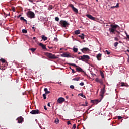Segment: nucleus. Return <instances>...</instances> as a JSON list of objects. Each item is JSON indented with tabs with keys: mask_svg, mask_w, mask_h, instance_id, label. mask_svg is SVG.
<instances>
[{
	"mask_svg": "<svg viewBox=\"0 0 129 129\" xmlns=\"http://www.w3.org/2000/svg\"><path fill=\"white\" fill-rule=\"evenodd\" d=\"M53 9V6L50 5L48 8V10H52Z\"/></svg>",
	"mask_w": 129,
	"mask_h": 129,
	"instance_id": "nucleus-33",
	"label": "nucleus"
},
{
	"mask_svg": "<svg viewBox=\"0 0 129 129\" xmlns=\"http://www.w3.org/2000/svg\"><path fill=\"white\" fill-rule=\"evenodd\" d=\"M85 104H86L85 106H87V104H88V103L87 102V101H85Z\"/></svg>",
	"mask_w": 129,
	"mask_h": 129,
	"instance_id": "nucleus-48",
	"label": "nucleus"
},
{
	"mask_svg": "<svg viewBox=\"0 0 129 129\" xmlns=\"http://www.w3.org/2000/svg\"><path fill=\"white\" fill-rule=\"evenodd\" d=\"M69 6H70V8H72L73 12H74L75 13H76L77 14H78V9H77V8L74 7V6L72 4H69Z\"/></svg>",
	"mask_w": 129,
	"mask_h": 129,
	"instance_id": "nucleus-7",
	"label": "nucleus"
},
{
	"mask_svg": "<svg viewBox=\"0 0 129 129\" xmlns=\"http://www.w3.org/2000/svg\"><path fill=\"white\" fill-rule=\"evenodd\" d=\"M70 88L71 89H74V86L73 85H71L70 86Z\"/></svg>",
	"mask_w": 129,
	"mask_h": 129,
	"instance_id": "nucleus-38",
	"label": "nucleus"
},
{
	"mask_svg": "<svg viewBox=\"0 0 129 129\" xmlns=\"http://www.w3.org/2000/svg\"><path fill=\"white\" fill-rule=\"evenodd\" d=\"M105 53H106V54H107V55L110 54V52L108 51V50H105Z\"/></svg>",
	"mask_w": 129,
	"mask_h": 129,
	"instance_id": "nucleus-35",
	"label": "nucleus"
},
{
	"mask_svg": "<svg viewBox=\"0 0 129 129\" xmlns=\"http://www.w3.org/2000/svg\"><path fill=\"white\" fill-rule=\"evenodd\" d=\"M16 120H18V123H22V122H23V121H24V118H23V117L20 116Z\"/></svg>",
	"mask_w": 129,
	"mask_h": 129,
	"instance_id": "nucleus-13",
	"label": "nucleus"
},
{
	"mask_svg": "<svg viewBox=\"0 0 129 129\" xmlns=\"http://www.w3.org/2000/svg\"><path fill=\"white\" fill-rule=\"evenodd\" d=\"M30 113L31 114H39L40 113V111L38 109L36 110H32Z\"/></svg>",
	"mask_w": 129,
	"mask_h": 129,
	"instance_id": "nucleus-9",
	"label": "nucleus"
},
{
	"mask_svg": "<svg viewBox=\"0 0 129 129\" xmlns=\"http://www.w3.org/2000/svg\"><path fill=\"white\" fill-rule=\"evenodd\" d=\"M115 8H116V6H111V9H114Z\"/></svg>",
	"mask_w": 129,
	"mask_h": 129,
	"instance_id": "nucleus-50",
	"label": "nucleus"
},
{
	"mask_svg": "<svg viewBox=\"0 0 129 129\" xmlns=\"http://www.w3.org/2000/svg\"><path fill=\"white\" fill-rule=\"evenodd\" d=\"M80 85L81 86H83V85H84V82H81L80 83Z\"/></svg>",
	"mask_w": 129,
	"mask_h": 129,
	"instance_id": "nucleus-40",
	"label": "nucleus"
},
{
	"mask_svg": "<svg viewBox=\"0 0 129 129\" xmlns=\"http://www.w3.org/2000/svg\"><path fill=\"white\" fill-rule=\"evenodd\" d=\"M29 50L31 51L32 53H34V52L37 50V48H30Z\"/></svg>",
	"mask_w": 129,
	"mask_h": 129,
	"instance_id": "nucleus-26",
	"label": "nucleus"
},
{
	"mask_svg": "<svg viewBox=\"0 0 129 129\" xmlns=\"http://www.w3.org/2000/svg\"><path fill=\"white\" fill-rule=\"evenodd\" d=\"M81 96H82V97H83V98H86V97H85V95H83V94H81Z\"/></svg>",
	"mask_w": 129,
	"mask_h": 129,
	"instance_id": "nucleus-39",
	"label": "nucleus"
},
{
	"mask_svg": "<svg viewBox=\"0 0 129 129\" xmlns=\"http://www.w3.org/2000/svg\"><path fill=\"white\" fill-rule=\"evenodd\" d=\"M47 106H49V107H51V106L50 105V103H48Z\"/></svg>",
	"mask_w": 129,
	"mask_h": 129,
	"instance_id": "nucleus-53",
	"label": "nucleus"
},
{
	"mask_svg": "<svg viewBox=\"0 0 129 129\" xmlns=\"http://www.w3.org/2000/svg\"><path fill=\"white\" fill-rule=\"evenodd\" d=\"M75 34L76 35H79V34H80V30H76L75 31Z\"/></svg>",
	"mask_w": 129,
	"mask_h": 129,
	"instance_id": "nucleus-25",
	"label": "nucleus"
},
{
	"mask_svg": "<svg viewBox=\"0 0 129 129\" xmlns=\"http://www.w3.org/2000/svg\"><path fill=\"white\" fill-rule=\"evenodd\" d=\"M27 16L30 19H34L35 18V13L33 11H29L27 12Z\"/></svg>",
	"mask_w": 129,
	"mask_h": 129,
	"instance_id": "nucleus-5",
	"label": "nucleus"
},
{
	"mask_svg": "<svg viewBox=\"0 0 129 129\" xmlns=\"http://www.w3.org/2000/svg\"><path fill=\"white\" fill-rule=\"evenodd\" d=\"M22 33H23V34H27V33H28V31L26 29H23Z\"/></svg>",
	"mask_w": 129,
	"mask_h": 129,
	"instance_id": "nucleus-29",
	"label": "nucleus"
},
{
	"mask_svg": "<svg viewBox=\"0 0 129 129\" xmlns=\"http://www.w3.org/2000/svg\"><path fill=\"white\" fill-rule=\"evenodd\" d=\"M125 34H126V35H128V34H127V33H126V32H125Z\"/></svg>",
	"mask_w": 129,
	"mask_h": 129,
	"instance_id": "nucleus-63",
	"label": "nucleus"
},
{
	"mask_svg": "<svg viewBox=\"0 0 129 129\" xmlns=\"http://www.w3.org/2000/svg\"><path fill=\"white\" fill-rule=\"evenodd\" d=\"M96 82H98L101 84V85H103V81L102 79L96 78L95 80Z\"/></svg>",
	"mask_w": 129,
	"mask_h": 129,
	"instance_id": "nucleus-15",
	"label": "nucleus"
},
{
	"mask_svg": "<svg viewBox=\"0 0 129 129\" xmlns=\"http://www.w3.org/2000/svg\"><path fill=\"white\" fill-rule=\"evenodd\" d=\"M80 106H86L85 105V104H82L80 105Z\"/></svg>",
	"mask_w": 129,
	"mask_h": 129,
	"instance_id": "nucleus-52",
	"label": "nucleus"
},
{
	"mask_svg": "<svg viewBox=\"0 0 129 129\" xmlns=\"http://www.w3.org/2000/svg\"><path fill=\"white\" fill-rule=\"evenodd\" d=\"M45 55L47 57H48V58H49V59H57V57L51 53L46 52Z\"/></svg>",
	"mask_w": 129,
	"mask_h": 129,
	"instance_id": "nucleus-6",
	"label": "nucleus"
},
{
	"mask_svg": "<svg viewBox=\"0 0 129 129\" xmlns=\"http://www.w3.org/2000/svg\"><path fill=\"white\" fill-rule=\"evenodd\" d=\"M4 80L6 82H11V81H12V77H6Z\"/></svg>",
	"mask_w": 129,
	"mask_h": 129,
	"instance_id": "nucleus-16",
	"label": "nucleus"
},
{
	"mask_svg": "<svg viewBox=\"0 0 129 129\" xmlns=\"http://www.w3.org/2000/svg\"><path fill=\"white\" fill-rule=\"evenodd\" d=\"M127 52H129V50L128 49L127 50Z\"/></svg>",
	"mask_w": 129,
	"mask_h": 129,
	"instance_id": "nucleus-62",
	"label": "nucleus"
},
{
	"mask_svg": "<svg viewBox=\"0 0 129 129\" xmlns=\"http://www.w3.org/2000/svg\"><path fill=\"white\" fill-rule=\"evenodd\" d=\"M80 57H77V59H79V60H81L82 61H83L84 62H87L88 60L90 59V57L88 55H84L83 56H81Z\"/></svg>",
	"mask_w": 129,
	"mask_h": 129,
	"instance_id": "nucleus-2",
	"label": "nucleus"
},
{
	"mask_svg": "<svg viewBox=\"0 0 129 129\" xmlns=\"http://www.w3.org/2000/svg\"><path fill=\"white\" fill-rule=\"evenodd\" d=\"M0 61H1V62H2V63H6V60H5V59H4V58H1L0 59Z\"/></svg>",
	"mask_w": 129,
	"mask_h": 129,
	"instance_id": "nucleus-30",
	"label": "nucleus"
},
{
	"mask_svg": "<svg viewBox=\"0 0 129 129\" xmlns=\"http://www.w3.org/2000/svg\"><path fill=\"white\" fill-rule=\"evenodd\" d=\"M72 73H73V74H74V73H76V71H75V70H74V69H72Z\"/></svg>",
	"mask_w": 129,
	"mask_h": 129,
	"instance_id": "nucleus-41",
	"label": "nucleus"
},
{
	"mask_svg": "<svg viewBox=\"0 0 129 129\" xmlns=\"http://www.w3.org/2000/svg\"><path fill=\"white\" fill-rule=\"evenodd\" d=\"M22 16V15H19L17 16V18H20V17Z\"/></svg>",
	"mask_w": 129,
	"mask_h": 129,
	"instance_id": "nucleus-54",
	"label": "nucleus"
},
{
	"mask_svg": "<svg viewBox=\"0 0 129 129\" xmlns=\"http://www.w3.org/2000/svg\"><path fill=\"white\" fill-rule=\"evenodd\" d=\"M110 27L111 28H110L109 29V31L110 32V33L111 34H115V32H117V33H118V34L120 33V32L119 31H117L116 30V29H117V28H119V26L115 24V25H113V24H111L110 25Z\"/></svg>",
	"mask_w": 129,
	"mask_h": 129,
	"instance_id": "nucleus-1",
	"label": "nucleus"
},
{
	"mask_svg": "<svg viewBox=\"0 0 129 129\" xmlns=\"http://www.w3.org/2000/svg\"><path fill=\"white\" fill-rule=\"evenodd\" d=\"M77 51H78V49L77 48H75V47L73 48V51L75 53H77Z\"/></svg>",
	"mask_w": 129,
	"mask_h": 129,
	"instance_id": "nucleus-28",
	"label": "nucleus"
},
{
	"mask_svg": "<svg viewBox=\"0 0 129 129\" xmlns=\"http://www.w3.org/2000/svg\"><path fill=\"white\" fill-rule=\"evenodd\" d=\"M84 36H85V35L82 33V34L78 35V37H79V38H81V40H84Z\"/></svg>",
	"mask_w": 129,
	"mask_h": 129,
	"instance_id": "nucleus-21",
	"label": "nucleus"
},
{
	"mask_svg": "<svg viewBox=\"0 0 129 129\" xmlns=\"http://www.w3.org/2000/svg\"><path fill=\"white\" fill-rule=\"evenodd\" d=\"M117 45H118V42H115L114 44V47H117Z\"/></svg>",
	"mask_w": 129,
	"mask_h": 129,
	"instance_id": "nucleus-32",
	"label": "nucleus"
},
{
	"mask_svg": "<svg viewBox=\"0 0 129 129\" xmlns=\"http://www.w3.org/2000/svg\"><path fill=\"white\" fill-rule=\"evenodd\" d=\"M116 8H119V4L117 3L116 5L115 6Z\"/></svg>",
	"mask_w": 129,
	"mask_h": 129,
	"instance_id": "nucleus-44",
	"label": "nucleus"
},
{
	"mask_svg": "<svg viewBox=\"0 0 129 129\" xmlns=\"http://www.w3.org/2000/svg\"><path fill=\"white\" fill-rule=\"evenodd\" d=\"M100 75L102 77V78H104V74L102 71H100Z\"/></svg>",
	"mask_w": 129,
	"mask_h": 129,
	"instance_id": "nucleus-27",
	"label": "nucleus"
},
{
	"mask_svg": "<svg viewBox=\"0 0 129 129\" xmlns=\"http://www.w3.org/2000/svg\"><path fill=\"white\" fill-rule=\"evenodd\" d=\"M61 57H67V58H71V55L69 53H64L61 55Z\"/></svg>",
	"mask_w": 129,
	"mask_h": 129,
	"instance_id": "nucleus-10",
	"label": "nucleus"
},
{
	"mask_svg": "<svg viewBox=\"0 0 129 129\" xmlns=\"http://www.w3.org/2000/svg\"><path fill=\"white\" fill-rule=\"evenodd\" d=\"M121 87L126 86V85H125V83H123V82H121Z\"/></svg>",
	"mask_w": 129,
	"mask_h": 129,
	"instance_id": "nucleus-31",
	"label": "nucleus"
},
{
	"mask_svg": "<svg viewBox=\"0 0 129 129\" xmlns=\"http://www.w3.org/2000/svg\"><path fill=\"white\" fill-rule=\"evenodd\" d=\"M32 29H34V31H35V29H36V28H35V27H32Z\"/></svg>",
	"mask_w": 129,
	"mask_h": 129,
	"instance_id": "nucleus-58",
	"label": "nucleus"
},
{
	"mask_svg": "<svg viewBox=\"0 0 129 129\" xmlns=\"http://www.w3.org/2000/svg\"><path fill=\"white\" fill-rule=\"evenodd\" d=\"M86 16V17H87V18H88L90 20H92L93 21H95V17L92 16V15L90 14H87Z\"/></svg>",
	"mask_w": 129,
	"mask_h": 129,
	"instance_id": "nucleus-14",
	"label": "nucleus"
},
{
	"mask_svg": "<svg viewBox=\"0 0 129 129\" xmlns=\"http://www.w3.org/2000/svg\"><path fill=\"white\" fill-rule=\"evenodd\" d=\"M69 68H70V69H71V70H72V68H71V67H69Z\"/></svg>",
	"mask_w": 129,
	"mask_h": 129,
	"instance_id": "nucleus-59",
	"label": "nucleus"
},
{
	"mask_svg": "<svg viewBox=\"0 0 129 129\" xmlns=\"http://www.w3.org/2000/svg\"><path fill=\"white\" fill-rule=\"evenodd\" d=\"M81 51H82V53L85 54V52L89 51V49L88 48L84 47L83 49H81Z\"/></svg>",
	"mask_w": 129,
	"mask_h": 129,
	"instance_id": "nucleus-17",
	"label": "nucleus"
},
{
	"mask_svg": "<svg viewBox=\"0 0 129 129\" xmlns=\"http://www.w3.org/2000/svg\"><path fill=\"white\" fill-rule=\"evenodd\" d=\"M33 39V40H36V37H34Z\"/></svg>",
	"mask_w": 129,
	"mask_h": 129,
	"instance_id": "nucleus-60",
	"label": "nucleus"
},
{
	"mask_svg": "<svg viewBox=\"0 0 129 129\" xmlns=\"http://www.w3.org/2000/svg\"><path fill=\"white\" fill-rule=\"evenodd\" d=\"M46 94H43V97L44 99H47V97H46Z\"/></svg>",
	"mask_w": 129,
	"mask_h": 129,
	"instance_id": "nucleus-34",
	"label": "nucleus"
},
{
	"mask_svg": "<svg viewBox=\"0 0 129 129\" xmlns=\"http://www.w3.org/2000/svg\"><path fill=\"white\" fill-rule=\"evenodd\" d=\"M73 129L76 128V124H74V125H73Z\"/></svg>",
	"mask_w": 129,
	"mask_h": 129,
	"instance_id": "nucleus-43",
	"label": "nucleus"
},
{
	"mask_svg": "<svg viewBox=\"0 0 129 129\" xmlns=\"http://www.w3.org/2000/svg\"><path fill=\"white\" fill-rule=\"evenodd\" d=\"M101 56H102V55L100 53H99L97 55V59H98V61H100V60H101Z\"/></svg>",
	"mask_w": 129,
	"mask_h": 129,
	"instance_id": "nucleus-19",
	"label": "nucleus"
},
{
	"mask_svg": "<svg viewBox=\"0 0 129 129\" xmlns=\"http://www.w3.org/2000/svg\"><path fill=\"white\" fill-rule=\"evenodd\" d=\"M60 122V120H59L58 118H56L54 120V123H56V124H58Z\"/></svg>",
	"mask_w": 129,
	"mask_h": 129,
	"instance_id": "nucleus-23",
	"label": "nucleus"
},
{
	"mask_svg": "<svg viewBox=\"0 0 129 129\" xmlns=\"http://www.w3.org/2000/svg\"><path fill=\"white\" fill-rule=\"evenodd\" d=\"M80 54H81V52H79V53H78V54H79V55Z\"/></svg>",
	"mask_w": 129,
	"mask_h": 129,
	"instance_id": "nucleus-61",
	"label": "nucleus"
},
{
	"mask_svg": "<svg viewBox=\"0 0 129 129\" xmlns=\"http://www.w3.org/2000/svg\"><path fill=\"white\" fill-rule=\"evenodd\" d=\"M104 90H105V85H103V89Z\"/></svg>",
	"mask_w": 129,
	"mask_h": 129,
	"instance_id": "nucleus-49",
	"label": "nucleus"
},
{
	"mask_svg": "<svg viewBox=\"0 0 129 129\" xmlns=\"http://www.w3.org/2000/svg\"><path fill=\"white\" fill-rule=\"evenodd\" d=\"M66 98H68V97H66Z\"/></svg>",
	"mask_w": 129,
	"mask_h": 129,
	"instance_id": "nucleus-64",
	"label": "nucleus"
},
{
	"mask_svg": "<svg viewBox=\"0 0 129 129\" xmlns=\"http://www.w3.org/2000/svg\"><path fill=\"white\" fill-rule=\"evenodd\" d=\"M59 17H55V21H56V22H59Z\"/></svg>",
	"mask_w": 129,
	"mask_h": 129,
	"instance_id": "nucleus-36",
	"label": "nucleus"
},
{
	"mask_svg": "<svg viewBox=\"0 0 129 129\" xmlns=\"http://www.w3.org/2000/svg\"><path fill=\"white\" fill-rule=\"evenodd\" d=\"M101 100H102V99H101V98L100 99V100H91V102L92 103H93L94 104H97L98 103H99V102H100L101 101Z\"/></svg>",
	"mask_w": 129,
	"mask_h": 129,
	"instance_id": "nucleus-8",
	"label": "nucleus"
},
{
	"mask_svg": "<svg viewBox=\"0 0 129 129\" xmlns=\"http://www.w3.org/2000/svg\"><path fill=\"white\" fill-rule=\"evenodd\" d=\"M59 24L60 25V27H62V28H65V29H66V28H67V27H68L69 25H70V24H69L68 22H67V21L65 20H60L59 22Z\"/></svg>",
	"mask_w": 129,
	"mask_h": 129,
	"instance_id": "nucleus-3",
	"label": "nucleus"
},
{
	"mask_svg": "<svg viewBox=\"0 0 129 129\" xmlns=\"http://www.w3.org/2000/svg\"><path fill=\"white\" fill-rule=\"evenodd\" d=\"M54 41H55L56 42H58V38L55 37L54 39Z\"/></svg>",
	"mask_w": 129,
	"mask_h": 129,
	"instance_id": "nucleus-45",
	"label": "nucleus"
},
{
	"mask_svg": "<svg viewBox=\"0 0 129 129\" xmlns=\"http://www.w3.org/2000/svg\"><path fill=\"white\" fill-rule=\"evenodd\" d=\"M118 37H114V40L115 41H118Z\"/></svg>",
	"mask_w": 129,
	"mask_h": 129,
	"instance_id": "nucleus-37",
	"label": "nucleus"
},
{
	"mask_svg": "<svg viewBox=\"0 0 129 129\" xmlns=\"http://www.w3.org/2000/svg\"><path fill=\"white\" fill-rule=\"evenodd\" d=\"M64 101H65V98H64L63 97H60L57 100V102H58L60 104L63 103L64 102Z\"/></svg>",
	"mask_w": 129,
	"mask_h": 129,
	"instance_id": "nucleus-11",
	"label": "nucleus"
},
{
	"mask_svg": "<svg viewBox=\"0 0 129 129\" xmlns=\"http://www.w3.org/2000/svg\"><path fill=\"white\" fill-rule=\"evenodd\" d=\"M12 11H13V12H15V8H12Z\"/></svg>",
	"mask_w": 129,
	"mask_h": 129,
	"instance_id": "nucleus-56",
	"label": "nucleus"
},
{
	"mask_svg": "<svg viewBox=\"0 0 129 129\" xmlns=\"http://www.w3.org/2000/svg\"><path fill=\"white\" fill-rule=\"evenodd\" d=\"M104 93H105V90H103V89H101V92H100V96L101 99H103Z\"/></svg>",
	"mask_w": 129,
	"mask_h": 129,
	"instance_id": "nucleus-12",
	"label": "nucleus"
},
{
	"mask_svg": "<svg viewBox=\"0 0 129 129\" xmlns=\"http://www.w3.org/2000/svg\"><path fill=\"white\" fill-rule=\"evenodd\" d=\"M67 124H68V125H69V124H71V123L70 121H68L67 122Z\"/></svg>",
	"mask_w": 129,
	"mask_h": 129,
	"instance_id": "nucleus-46",
	"label": "nucleus"
},
{
	"mask_svg": "<svg viewBox=\"0 0 129 129\" xmlns=\"http://www.w3.org/2000/svg\"><path fill=\"white\" fill-rule=\"evenodd\" d=\"M20 20L24 21V20H25V18H24V17H20Z\"/></svg>",
	"mask_w": 129,
	"mask_h": 129,
	"instance_id": "nucleus-47",
	"label": "nucleus"
},
{
	"mask_svg": "<svg viewBox=\"0 0 129 129\" xmlns=\"http://www.w3.org/2000/svg\"><path fill=\"white\" fill-rule=\"evenodd\" d=\"M48 48H49V49H53V47H48Z\"/></svg>",
	"mask_w": 129,
	"mask_h": 129,
	"instance_id": "nucleus-57",
	"label": "nucleus"
},
{
	"mask_svg": "<svg viewBox=\"0 0 129 129\" xmlns=\"http://www.w3.org/2000/svg\"><path fill=\"white\" fill-rule=\"evenodd\" d=\"M117 118H118V119H122V117H121V116H118L117 117Z\"/></svg>",
	"mask_w": 129,
	"mask_h": 129,
	"instance_id": "nucleus-42",
	"label": "nucleus"
},
{
	"mask_svg": "<svg viewBox=\"0 0 129 129\" xmlns=\"http://www.w3.org/2000/svg\"><path fill=\"white\" fill-rule=\"evenodd\" d=\"M44 109L45 110H47V107H46V106H44Z\"/></svg>",
	"mask_w": 129,
	"mask_h": 129,
	"instance_id": "nucleus-55",
	"label": "nucleus"
},
{
	"mask_svg": "<svg viewBox=\"0 0 129 129\" xmlns=\"http://www.w3.org/2000/svg\"><path fill=\"white\" fill-rule=\"evenodd\" d=\"M44 91L45 92V94H49V93H51V92L48 91L47 88H44Z\"/></svg>",
	"mask_w": 129,
	"mask_h": 129,
	"instance_id": "nucleus-22",
	"label": "nucleus"
},
{
	"mask_svg": "<svg viewBox=\"0 0 129 129\" xmlns=\"http://www.w3.org/2000/svg\"><path fill=\"white\" fill-rule=\"evenodd\" d=\"M41 38H42V40H43V41H46V40H48V37L45 36V35H42L41 36Z\"/></svg>",
	"mask_w": 129,
	"mask_h": 129,
	"instance_id": "nucleus-20",
	"label": "nucleus"
},
{
	"mask_svg": "<svg viewBox=\"0 0 129 129\" xmlns=\"http://www.w3.org/2000/svg\"><path fill=\"white\" fill-rule=\"evenodd\" d=\"M23 21H24V22H26V24H28V23L27 22V20L24 19Z\"/></svg>",
	"mask_w": 129,
	"mask_h": 129,
	"instance_id": "nucleus-51",
	"label": "nucleus"
},
{
	"mask_svg": "<svg viewBox=\"0 0 129 129\" xmlns=\"http://www.w3.org/2000/svg\"><path fill=\"white\" fill-rule=\"evenodd\" d=\"M39 46H40L43 49V50H47V48H46V45L42 43H40L39 44Z\"/></svg>",
	"mask_w": 129,
	"mask_h": 129,
	"instance_id": "nucleus-18",
	"label": "nucleus"
},
{
	"mask_svg": "<svg viewBox=\"0 0 129 129\" xmlns=\"http://www.w3.org/2000/svg\"><path fill=\"white\" fill-rule=\"evenodd\" d=\"M73 80H74L75 81H79L80 80V77H77L73 79Z\"/></svg>",
	"mask_w": 129,
	"mask_h": 129,
	"instance_id": "nucleus-24",
	"label": "nucleus"
},
{
	"mask_svg": "<svg viewBox=\"0 0 129 129\" xmlns=\"http://www.w3.org/2000/svg\"><path fill=\"white\" fill-rule=\"evenodd\" d=\"M70 66H74V67H77L76 70L78 72H82L83 73H86L84 71L82 70L80 67L77 66L76 64L74 63H68Z\"/></svg>",
	"mask_w": 129,
	"mask_h": 129,
	"instance_id": "nucleus-4",
	"label": "nucleus"
}]
</instances>
